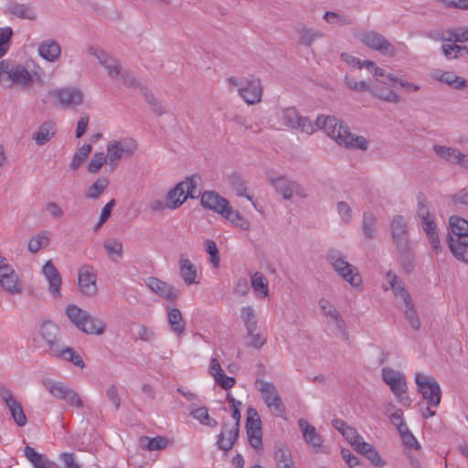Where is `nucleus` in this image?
Listing matches in <instances>:
<instances>
[{
  "label": "nucleus",
  "instance_id": "obj_29",
  "mask_svg": "<svg viewBox=\"0 0 468 468\" xmlns=\"http://www.w3.org/2000/svg\"><path fill=\"white\" fill-rule=\"evenodd\" d=\"M55 349L56 351H51L49 353L50 356L69 361L80 368L85 367L83 359L72 347L58 344Z\"/></svg>",
  "mask_w": 468,
  "mask_h": 468
},
{
  "label": "nucleus",
  "instance_id": "obj_45",
  "mask_svg": "<svg viewBox=\"0 0 468 468\" xmlns=\"http://www.w3.org/2000/svg\"><path fill=\"white\" fill-rule=\"evenodd\" d=\"M142 95L144 96L145 101L151 108V111L157 116L164 115L166 111L163 104L154 96L151 90L146 87H140Z\"/></svg>",
  "mask_w": 468,
  "mask_h": 468
},
{
  "label": "nucleus",
  "instance_id": "obj_54",
  "mask_svg": "<svg viewBox=\"0 0 468 468\" xmlns=\"http://www.w3.org/2000/svg\"><path fill=\"white\" fill-rule=\"evenodd\" d=\"M229 183L230 184L232 189L236 192L238 196L246 197L249 200H251V197L246 195V183L239 175L232 174L231 176H229Z\"/></svg>",
  "mask_w": 468,
  "mask_h": 468
},
{
  "label": "nucleus",
  "instance_id": "obj_31",
  "mask_svg": "<svg viewBox=\"0 0 468 468\" xmlns=\"http://www.w3.org/2000/svg\"><path fill=\"white\" fill-rule=\"evenodd\" d=\"M167 322L170 330L176 335H182L186 330V321L179 309L167 307Z\"/></svg>",
  "mask_w": 468,
  "mask_h": 468
},
{
  "label": "nucleus",
  "instance_id": "obj_63",
  "mask_svg": "<svg viewBox=\"0 0 468 468\" xmlns=\"http://www.w3.org/2000/svg\"><path fill=\"white\" fill-rule=\"evenodd\" d=\"M399 434L402 437L404 444L408 448H414L415 450L420 449V444L416 440L415 436L410 431L409 428L403 430V431L399 432Z\"/></svg>",
  "mask_w": 468,
  "mask_h": 468
},
{
  "label": "nucleus",
  "instance_id": "obj_55",
  "mask_svg": "<svg viewBox=\"0 0 468 468\" xmlns=\"http://www.w3.org/2000/svg\"><path fill=\"white\" fill-rule=\"evenodd\" d=\"M91 149L92 146L90 144H83L81 147H80L73 155L72 161L69 165L70 168L72 170L78 169L89 156V154L91 152Z\"/></svg>",
  "mask_w": 468,
  "mask_h": 468
},
{
  "label": "nucleus",
  "instance_id": "obj_42",
  "mask_svg": "<svg viewBox=\"0 0 468 468\" xmlns=\"http://www.w3.org/2000/svg\"><path fill=\"white\" fill-rule=\"evenodd\" d=\"M49 231L41 230L32 237L27 244V249L31 253H37L42 248L48 247L50 241Z\"/></svg>",
  "mask_w": 468,
  "mask_h": 468
},
{
  "label": "nucleus",
  "instance_id": "obj_52",
  "mask_svg": "<svg viewBox=\"0 0 468 468\" xmlns=\"http://www.w3.org/2000/svg\"><path fill=\"white\" fill-rule=\"evenodd\" d=\"M104 249L112 261H117L122 257V244L116 239H106Z\"/></svg>",
  "mask_w": 468,
  "mask_h": 468
},
{
  "label": "nucleus",
  "instance_id": "obj_41",
  "mask_svg": "<svg viewBox=\"0 0 468 468\" xmlns=\"http://www.w3.org/2000/svg\"><path fill=\"white\" fill-rule=\"evenodd\" d=\"M377 217L373 212H364L362 219V231L366 239H373L377 237Z\"/></svg>",
  "mask_w": 468,
  "mask_h": 468
},
{
  "label": "nucleus",
  "instance_id": "obj_14",
  "mask_svg": "<svg viewBox=\"0 0 468 468\" xmlns=\"http://www.w3.org/2000/svg\"><path fill=\"white\" fill-rule=\"evenodd\" d=\"M0 399L5 402L8 408L11 417L19 427H24L27 424V417L23 410L22 405L15 398L9 388L4 385H0Z\"/></svg>",
  "mask_w": 468,
  "mask_h": 468
},
{
  "label": "nucleus",
  "instance_id": "obj_56",
  "mask_svg": "<svg viewBox=\"0 0 468 468\" xmlns=\"http://www.w3.org/2000/svg\"><path fill=\"white\" fill-rule=\"evenodd\" d=\"M346 85L352 90L358 92H369L371 90V84L365 80H356L349 76L345 77Z\"/></svg>",
  "mask_w": 468,
  "mask_h": 468
},
{
  "label": "nucleus",
  "instance_id": "obj_22",
  "mask_svg": "<svg viewBox=\"0 0 468 468\" xmlns=\"http://www.w3.org/2000/svg\"><path fill=\"white\" fill-rule=\"evenodd\" d=\"M42 273L48 282V292L54 298L61 297L60 287L62 283V278L52 263L51 261H48L42 268Z\"/></svg>",
  "mask_w": 468,
  "mask_h": 468
},
{
  "label": "nucleus",
  "instance_id": "obj_64",
  "mask_svg": "<svg viewBox=\"0 0 468 468\" xmlns=\"http://www.w3.org/2000/svg\"><path fill=\"white\" fill-rule=\"evenodd\" d=\"M45 209L54 219H61L64 216L62 207L57 202L48 201Z\"/></svg>",
  "mask_w": 468,
  "mask_h": 468
},
{
  "label": "nucleus",
  "instance_id": "obj_35",
  "mask_svg": "<svg viewBox=\"0 0 468 468\" xmlns=\"http://www.w3.org/2000/svg\"><path fill=\"white\" fill-rule=\"evenodd\" d=\"M299 427L302 430L304 440L308 444L314 447L321 446L323 442L322 438L313 425H310L306 420L301 419L299 420Z\"/></svg>",
  "mask_w": 468,
  "mask_h": 468
},
{
  "label": "nucleus",
  "instance_id": "obj_36",
  "mask_svg": "<svg viewBox=\"0 0 468 468\" xmlns=\"http://www.w3.org/2000/svg\"><path fill=\"white\" fill-rule=\"evenodd\" d=\"M7 10L10 14L21 19L35 20L37 18V13L29 4L12 2L8 5Z\"/></svg>",
  "mask_w": 468,
  "mask_h": 468
},
{
  "label": "nucleus",
  "instance_id": "obj_10",
  "mask_svg": "<svg viewBox=\"0 0 468 468\" xmlns=\"http://www.w3.org/2000/svg\"><path fill=\"white\" fill-rule=\"evenodd\" d=\"M359 40L367 48L379 52L383 56L394 57L395 47L380 33L374 30H366L359 35Z\"/></svg>",
  "mask_w": 468,
  "mask_h": 468
},
{
  "label": "nucleus",
  "instance_id": "obj_27",
  "mask_svg": "<svg viewBox=\"0 0 468 468\" xmlns=\"http://www.w3.org/2000/svg\"><path fill=\"white\" fill-rule=\"evenodd\" d=\"M178 268L181 278L183 279L186 285L189 286L192 284H197V266L187 258H185L184 254L180 255L178 261Z\"/></svg>",
  "mask_w": 468,
  "mask_h": 468
},
{
  "label": "nucleus",
  "instance_id": "obj_44",
  "mask_svg": "<svg viewBox=\"0 0 468 468\" xmlns=\"http://www.w3.org/2000/svg\"><path fill=\"white\" fill-rule=\"evenodd\" d=\"M435 78L439 81L457 90H463L467 85V80L465 79L457 76L452 71H444L440 76H436Z\"/></svg>",
  "mask_w": 468,
  "mask_h": 468
},
{
  "label": "nucleus",
  "instance_id": "obj_62",
  "mask_svg": "<svg viewBox=\"0 0 468 468\" xmlns=\"http://www.w3.org/2000/svg\"><path fill=\"white\" fill-rule=\"evenodd\" d=\"M142 440L147 441L146 448L149 451H158L164 449L167 444V440L164 437L148 438L144 437Z\"/></svg>",
  "mask_w": 468,
  "mask_h": 468
},
{
  "label": "nucleus",
  "instance_id": "obj_13",
  "mask_svg": "<svg viewBox=\"0 0 468 468\" xmlns=\"http://www.w3.org/2000/svg\"><path fill=\"white\" fill-rule=\"evenodd\" d=\"M246 432L250 446L257 452L261 450V421L257 410L252 407H250L247 410Z\"/></svg>",
  "mask_w": 468,
  "mask_h": 468
},
{
  "label": "nucleus",
  "instance_id": "obj_12",
  "mask_svg": "<svg viewBox=\"0 0 468 468\" xmlns=\"http://www.w3.org/2000/svg\"><path fill=\"white\" fill-rule=\"evenodd\" d=\"M281 120L282 124L290 129H300L303 133L312 134L314 125L308 117L301 116L294 107L282 110Z\"/></svg>",
  "mask_w": 468,
  "mask_h": 468
},
{
  "label": "nucleus",
  "instance_id": "obj_48",
  "mask_svg": "<svg viewBox=\"0 0 468 468\" xmlns=\"http://www.w3.org/2000/svg\"><path fill=\"white\" fill-rule=\"evenodd\" d=\"M109 185V180L106 177L98 178L91 186H89L85 193V197L88 199H97L104 192Z\"/></svg>",
  "mask_w": 468,
  "mask_h": 468
},
{
  "label": "nucleus",
  "instance_id": "obj_17",
  "mask_svg": "<svg viewBox=\"0 0 468 468\" xmlns=\"http://www.w3.org/2000/svg\"><path fill=\"white\" fill-rule=\"evenodd\" d=\"M49 95L55 97L61 107H76L83 102V92L76 87H66L49 91Z\"/></svg>",
  "mask_w": 468,
  "mask_h": 468
},
{
  "label": "nucleus",
  "instance_id": "obj_1",
  "mask_svg": "<svg viewBox=\"0 0 468 468\" xmlns=\"http://www.w3.org/2000/svg\"><path fill=\"white\" fill-rule=\"evenodd\" d=\"M449 225L453 234L447 238L449 249L458 261L468 263V220L451 216Z\"/></svg>",
  "mask_w": 468,
  "mask_h": 468
},
{
  "label": "nucleus",
  "instance_id": "obj_21",
  "mask_svg": "<svg viewBox=\"0 0 468 468\" xmlns=\"http://www.w3.org/2000/svg\"><path fill=\"white\" fill-rule=\"evenodd\" d=\"M383 381L389 386L392 393L399 396L400 393H406L407 383L405 376L390 367H384L381 371Z\"/></svg>",
  "mask_w": 468,
  "mask_h": 468
},
{
  "label": "nucleus",
  "instance_id": "obj_16",
  "mask_svg": "<svg viewBox=\"0 0 468 468\" xmlns=\"http://www.w3.org/2000/svg\"><path fill=\"white\" fill-rule=\"evenodd\" d=\"M97 275L90 265H83L80 268L78 273V285L80 292L88 297H93L97 294L98 288L96 284Z\"/></svg>",
  "mask_w": 468,
  "mask_h": 468
},
{
  "label": "nucleus",
  "instance_id": "obj_8",
  "mask_svg": "<svg viewBox=\"0 0 468 468\" xmlns=\"http://www.w3.org/2000/svg\"><path fill=\"white\" fill-rule=\"evenodd\" d=\"M415 382L419 392L431 407H437L441 402V391L438 382L433 377L417 373Z\"/></svg>",
  "mask_w": 468,
  "mask_h": 468
},
{
  "label": "nucleus",
  "instance_id": "obj_11",
  "mask_svg": "<svg viewBox=\"0 0 468 468\" xmlns=\"http://www.w3.org/2000/svg\"><path fill=\"white\" fill-rule=\"evenodd\" d=\"M227 400L229 403L230 410H231V416L235 422L231 425L229 428V442L224 441L223 435L218 436L217 445L218 449L222 451H229L230 450L235 442L238 440L239 437V422H240V411L239 408L241 406V402L239 400H237L234 399L230 394L227 395Z\"/></svg>",
  "mask_w": 468,
  "mask_h": 468
},
{
  "label": "nucleus",
  "instance_id": "obj_2",
  "mask_svg": "<svg viewBox=\"0 0 468 468\" xmlns=\"http://www.w3.org/2000/svg\"><path fill=\"white\" fill-rule=\"evenodd\" d=\"M66 314L79 330L86 334L102 335L106 329V324L101 319L75 304L68 305Z\"/></svg>",
  "mask_w": 468,
  "mask_h": 468
},
{
  "label": "nucleus",
  "instance_id": "obj_23",
  "mask_svg": "<svg viewBox=\"0 0 468 468\" xmlns=\"http://www.w3.org/2000/svg\"><path fill=\"white\" fill-rule=\"evenodd\" d=\"M268 182L275 188V190L282 196L284 199H291L293 193H298L300 189L296 182L291 181L285 176H269Z\"/></svg>",
  "mask_w": 468,
  "mask_h": 468
},
{
  "label": "nucleus",
  "instance_id": "obj_51",
  "mask_svg": "<svg viewBox=\"0 0 468 468\" xmlns=\"http://www.w3.org/2000/svg\"><path fill=\"white\" fill-rule=\"evenodd\" d=\"M404 303V315L410 325L414 330L420 328V320L411 300Z\"/></svg>",
  "mask_w": 468,
  "mask_h": 468
},
{
  "label": "nucleus",
  "instance_id": "obj_30",
  "mask_svg": "<svg viewBox=\"0 0 468 468\" xmlns=\"http://www.w3.org/2000/svg\"><path fill=\"white\" fill-rule=\"evenodd\" d=\"M24 455L34 468H58L55 462L49 460L46 455L37 452L33 447L28 445L24 448Z\"/></svg>",
  "mask_w": 468,
  "mask_h": 468
},
{
  "label": "nucleus",
  "instance_id": "obj_59",
  "mask_svg": "<svg viewBox=\"0 0 468 468\" xmlns=\"http://www.w3.org/2000/svg\"><path fill=\"white\" fill-rule=\"evenodd\" d=\"M13 35L11 27L0 28V58L5 55L8 50V43Z\"/></svg>",
  "mask_w": 468,
  "mask_h": 468
},
{
  "label": "nucleus",
  "instance_id": "obj_32",
  "mask_svg": "<svg viewBox=\"0 0 468 468\" xmlns=\"http://www.w3.org/2000/svg\"><path fill=\"white\" fill-rule=\"evenodd\" d=\"M38 54L48 61H56L61 53L59 44L53 40L48 39L41 42L38 46Z\"/></svg>",
  "mask_w": 468,
  "mask_h": 468
},
{
  "label": "nucleus",
  "instance_id": "obj_38",
  "mask_svg": "<svg viewBox=\"0 0 468 468\" xmlns=\"http://www.w3.org/2000/svg\"><path fill=\"white\" fill-rule=\"evenodd\" d=\"M387 279L396 297H399L403 303L411 300V297L404 288L401 280L392 271H388Z\"/></svg>",
  "mask_w": 468,
  "mask_h": 468
},
{
  "label": "nucleus",
  "instance_id": "obj_18",
  "mask_svg": "<svg viewBox=\"0 0 468 468\" xmlns=\"http://www.w3.org/2000/svg\"><path fill=\"white\" fill-rule=\"evenodd\" d=\"M88 51L98 59L99 63L102 67L107 69L108 74L112 79L117 80L119 78L122 68L115 58L106 53L104 50L94 47H90Z\"/></svg>",
  "mask_w": 468,
  "mask_h": 468
},
{
  "label": "nucleus",
  "instance_id": "obj_53",
  "mask_svg": "<svg viewBox=\"0 0 468 468\" xmlns=\"http://www.w3.org/2000/svg\"><path fill=\"white\" fill-rule=\"evenodd\" d=\"M251 287L263 297L268 296V281L262 273L257 271L251 276Z\"/></svg>",
  "mask_w": 468,
  "mask_h": 468
},
{
  "label": "nucleus",
  "instance_id": "obj_46",
  "mask_svg": "<svg viewBox=\"0 0 468 468\" xmlns=\"http://www.w3.org/2000/svg\"><path fill=\"white\" fill-rule=\"evenodd\" d=\"M370 94L379 100L398 103L400 101V97L392 90H388L383 87L371 86Z\"/></svg>",
  "mask_w": 468,
  "mask_h": 468
},
{
  "label": "nucleus",
  "instance_id": "obj_24",
  "mask_svg": "<svg viewBox=\"0 0 468 468\" xmlns=\"http://www.w3.org/2000/svg\"><path fill=\"white\" fill-rule=\"evenodd\" d=\"M39 334L48 346V353L56 351L55 348L60 344L58 326L51 321H46L41 324Z\"/></svg>",
  "mask_w": 468,
  "mask_h": 468
},
{
  "label": "nucleus",
  "instance_id": "obj_39",
  "mask_svg": "<svg viewBox=\"0 0 468 468\" xmlns=\"http://www.w3.org/2000/svg\"><path fill=\"white\" fill-rule=\"evenodd\" d=\"M55 134V123L48 121L44 122L33 136L37 145H43L48 143Z\"/></svg>",
  "mask_w": 468,
  "mask_h": 468
},
{
  "label": "nucleus",
  "instance_id": "obj_47",
  "mask_svg": "<svg viewBox=\"0 0 468 468\" xmlns=\"http://www.w3.org/2000/svg\"><path fill=\"white\" fill-rule=\"evenodd\" d=\"M223 210L224 211L220 214L223 218L239 226L242 229H249V221L244 219L238 210H234L232 207L229 206V204L227 205V207Z\"/></svg>",
  "mask_w": 468,
  "mask_h": 468
},
{
  "label": "nucleus",
  "instance_id": "obj_40",
  "mask_svg": "<svg viewBox=\"0 0 468 468\" xmlns=\"http://www.w3.org/2000/svg\"><path fill=\"white\" fill-rule=\"evenodd\" d=\"M343 138H340L339 144L345 145L348 148H357L360 150H367V142L363 136H354L347 128L343 130Z\"/></svg>",
  "mask_w": 468,
  "mask_h": 468
},
{
  "label": "nucleus",
  "instance_id": "obj_26",
  "mask_svg": "<svg viewBox=\"0 0 468 468\" xmlns=\"http://www.w3.org/2000/svg\"><path fill=\"white\" fill-rule=\"evenodd\" d=\"M201 205L207 209L221 214L229 205V201L215 191H205L201 196Z\"/></svg>",
  "mask_w": 468,
  "mask_h": 468
},
{
  "label": "nucleus",
  "instance_id": "obj_9",
  "mask_svg": "<svg viewBox=\"0 0 468 468\" xmlns=\"http://www.w3.org/2000/svg\"><path fill=\"white\" fill-rule=\"evenodd\" d=\"M45 388L58 399H63L69 406L82 408L83 402L76 391L68 385L46 378L42 381Z\"/></svg>",
  "mask_w": 468,
  "mask_h": 468
},
{
  "label": "nucleus",
  "instance_id": "obj_61",
  "mask_svg": "<svg viewBox=\"0 0 468 468\" xmlns=\"http://www.w3.org/2000/svg\"><path fill=\"white\" fill-rule=\"evenodd\" d=\"M447 41L465 42L468 41V27L456 28L447 31Z\"/></svg>",
  "mask_w": 468,
  "mask_h": 468
},
{
  "label": "nucleus",
  "instance_id": "obj_3",
  "mask_svg": "<svg viewBox=\"0 0 468 468\" xmlns=\"http://www.w3.org/2000/svg\"><path fill=\"white\" fill-rule=\"evenodd\" d=\"M326 260L334 271L353 287L357 288L362 284V277L356 267L348 263L342 252L330 249L326 253Z\"/></svg>",
  "mask_w": 468,
  "mask_h": 468
},
{
  "label": "nucleus",
  "instance_id": "obj_33",
  "mask_svg": "<svg viewBox=\"0 0 468 468\" xmlns=\"http://www.w3.org/2000/svg\"><path fill=\"white\" fill-rule=\"evenodd\" d=\"M274 460L277 468H295L291 451L283 445H276Z\"/></svg>",
  "mask_w": 468,
  "mask_h": 468
},
{
  "label": "nucleus",
  "instance_id": "obj_4",
  "mask_svg": "<svg viewBox=\"0 0 468 468\" xmlns=\"http://www.w3.org/2000/svg\"><path fill=\"white\" fill-rule=\"evenodd\" d=\"M137 149L136 142L132 138L112 140L107 144L108 165L113 170L122 159L130 158Z\"/></svg>",
  "mask_w": 468,
  "mask_h": 468
},
{
  "label": "nucleus",
  "instance_id": "obj_6",
  "mask_svg": "<svg viewBox=\"0 0 468 468\" xmlns=\"http://www.w3.org/2000/svg\"><path fill=\"white\" fill-rule=\"evenodd\" d=\"M255 388L261 393V399L269 410L276 416L282 417L285 412V405L275 385L262 379H256Z\"/></svg>",
  "mask_w": 468,
  "mask_h": 468
},
{
  "label": "nucleus",
  "instance_id": "obj_49",
  "mask_svg": "<svg viewBox=\"0 0 468 468\" xmlns=\"http://www.w3.org/2000/svg\"><path fill=\"white\" fill-rule=\"evenodd\" d=\"M201 178L198 175H192L187 176L186 180L180 182V184L184 185V194L187 195V197L197 198L200 194V192L197 190Z\"/></svg>",
  "mask_w": 468,
  "mask_h": 468
},
{
  "label": "nucleus",
  "instance_id": "obj_34",
  "mask_svg": "<svg viewBox=\"0 0 468 468\" xmlns=\"http://www.w3.org/2000/svg\"><path fill=\"white\" fill-rule=\"evenodd\" d=\"M186 198L187 195L184 194V185L180 183L170 189L165 195V199L168 202V209L178 208Z\"/></svg>",
  "mask_w": 468,
  "mask_h": 468
},
{
  "label": "nucleus",
  "instance_id": "obj_60",
  "mask_svg": "<svg viewBox=\"0 0 468 468\" xmlns=\"http://www.w3.org/2000/svg\"><path fill=\"white\" fill-rule=\"evenodd\" d=\"M246 338V346L256 349L261 348L267 341L265 337L256 332H252L250 334L247 333Z\"/></svg>",
  "mask_w": 468,
  "mask_h": 468
},
{
  "label": "nucleus",
  "instance_id": "obj_58",
  "mask_svg": "<svg viewBox=\"0 0 468 468\" xmlns=\"http://www.w3.org/2000/svg\"><path fill=\"white\" fill-rule=\"evenodd\" d=\"M105 163L108 164L107 154L105 155L104 153H96L89 163L88 171L90 173H97Z\"/></svg>",
  "mask_w": 468,
  "mask_h": 468
},
{
  "label": "nucleus",
  "instance_id": "obj_20",
  "mask_svg": "<svg viewBox=\"0 0 468 468\" xmlns=\"http://www.w3.org/2000/svg\"><path fill=\"white\" fill-rule=\"evenodd\" d=\"M238 91L248 104L258 103L261 101L262 85L260 79L251 77L246 80L245 85Z\"/></svg>",
  "mask_w": 468,
  "mask_h": 468
},
{
  "label": "nucleus",
  "instance_id": "obj_43",
  "mask_svg": "<svg viewBox=\"0 0 468 468\" xmlns=\"http://www.w3.org/2000/svg\"><path fill=\"white\" fill-rule=\"evenodd\" d=\"M240 317L244 323L247 333L256 332L258 320L254 308L252 306H244L240 309Z\"/></svg>",
  "mask_w": 468,
  "mask_h": 468
},
{
  "label": "nucleus",
  "instance_id": "obj_28",
  "mask_svg": "<svg viewBox=\"0 0 468 468\" xmlns=\"http://www.w3.org/2000/svg\"><path fill=\"white\" fill-rule=\"evenodd\" d=\"M0 284L10 294L15 295L22 292L19 277L14 268L9 269L7 271L0 272Z\"/></svg>",
  "mask_w": 468,
  "mask_h": 468
},
{
  "label": "nucleus",
  "instance_id": "obj_15",
  "mask_svg": "<svg viewBox=\"0 0 468 468\" xmlns=\"http://www.w3.org/2000/svg\"><path fill=\"white\" fill-rule=\"evenodd\" d=\"M314 125V132L316 129H323L324 133L334 139L338 144L340 138H343V130H346L347 126L344 125L342 122L338 121L335 117L320 115L317 117Z\"/></svg>",
  "mask_w": 468,
  "mask_h": 468
},
{
  "label": "nucleus",
  "instance_id": "obj_7",
  "mask_svg": "<svg viewBox=\"0 0 468 468\" xmlns=\"http://www.w3.org/2000/svg\"><path fill=\"white\" fill-rule=\"evenodd\" d=\"M390 229L392 239L396 245L398 252L402 257H407L410 250V241L408 232V225L404 217L401 215L395 216L391 220Z\"/></svg>",
  "mask_w": 468,
  "mask_h": 468
},
{
  "label": "nucleus",
  "instance_id": "obj_5",
  "mask_svg": "<svg viewBox=\"0 0 468 468\" xmlns=\"http://www.w3.org/2000/svg\"><path fill=\"white\" fill-rule=\"evenodd\" d=\"M5 80L27 88L31 86L33 79L26 67L14 64L10 60H2L0 62V81Z\"/></svg>",
  "mask_w": 468,
  "mask_h": 468
},
{
  "label": "nucleus",
  "instance_id": "obj_19",
  "mask_svg": "<svg viewBox=\"0 0 468 468\" xmlns=\"http://www.w3.org/2000/svg\"><path fill=\"white\" fill-rule=\"evenodd\" d=\"M146 285L153 292L167 301L175 302L179 297V291L175 286L156 277H149Z\"/></svg>",
  "mask_w": 468,
  "mask_h": 468
},
{
  "label": "nucleus",
  "instance_id": "obj_25",
  "mask_svg": "<svg viewBox=\"0 0 468 468\" xmlns=\"http://www.w3.org/2000/svg\"><path fill=\"white\" fill-rule=\"evenodd\" d=\"M319 307L325 316L333 319L336 328L340 331L344 339L347 340L348 333L346 332V323L341 318V315L339 312L336 310V308L334 305H332L328 300L324 298H322L319 301Z\"/></svg>",
  "mask_w": 468,
  "mask_h": 468
},
{
  "label": "nucleus",
  "instance_id": "obj_57",
  "mask_svg": "<svg viewBox=\"0 0 468 468\" xmlns=\"http://www.w3.org/2000/svg\"><path fill=\"white\" fill-rule=\"evenodd\" d=\"M374 76L377 78V80L383 84H389L392 87L399 81V79L396 78L393 74L387 73L386 70L382 68L376 67V70L374 71Z\"/></svg>",
  "mask_w": 468,
  "mask_h": 468
},
{
  "label": "nucleus",
  "instance_id": "obj_37",
  "mask_svg": "<svg viewBox=\"0 0 468 468\" xmlns=\"http://www.w3.org/2000/svg\"><path fill=\"white\" fill-rule=\"evenodd\" d=\"M298 35V44L310 47L312 44L324 37V34L315 28L303 27L297 30Z\"/></svg>",
  "mask_w": 468,
  "mask_h": 468
},
{
  "label": "nucleus",
  "instance_id": "obj_50",
  "mask_svg": "<svg viewBox=\"0 0 468 468\" xmlns=\"http://www.w3.org/2000/svg\"><path fill=\"white\" fill-rule=\"evenodd\" d=\"M433 151L440 158L451 165L454 164L455 158L459 153V150L456 148L440 144H434Z\"/></svg>",
  "mask_w": 468,
  "mask_h": 468
}]
</instances>
